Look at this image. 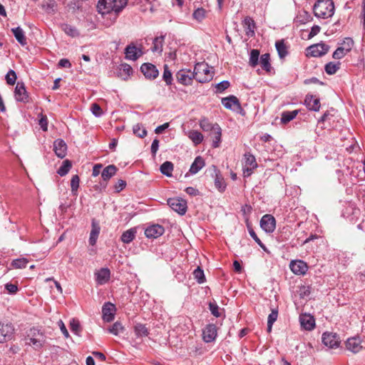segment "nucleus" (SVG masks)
<instances>
[{
  "mask_svg": "<svg viewBox=\"0 0 365 365\" xmlns=\"http://www.w3.org/2000/svg\"><path fill=\"white\" fill-rule=\"evenodd\" d=\"M230 86V83L228 81H222L215 86L216 93H222Z\"/></svg>",
  "mask_w": 365,
  "mask_h": 365,
  "instance_id": "58",
  "label": "nucleus"
},
{
  "mask_svg": "<svg viewBox=\"0 0 365 365\" xmlns=\"http://www.w3.org/2000/svg\"><path fill=\"white\" fill-rule=\"evenodd\" d=\"M205 166V161L201 156L195 158L194 162L192 163L190 173L192 175L197 173Z\"/></svg>",
  "mask_w": 365,
  "mask_h": 365,
  "instance_id": "29",
  "label": "nucleus"
},
{
  "mask_svg": "<svg viewBox=\"0 0 365 365\" xmlns=\"http://www.w3.org/2000/svg\"><path fill=\"white\" fill-rule=\"evenodd\" d=\"M322 342L329 348H336L340 344L339 336L333 332H324L322 334Z\"/></svg>",
  "mask_w": 365,
  "mask_h": 365,
  "instance_id": "11",
  "label": "nucleus"
},
{
  "mask_svg": "<svg viewBox=\"0 0 365 365\" xmlns=\"http://www.w3.org/2000/svg\"><path fill=\"white\" fill-rule=\"evenodd\" d=\"M289 268L295 274L304 275L307 272L308 266L302 260H292L289 264Z\"/></svg>",
  "mask_w": 365,
  "mask_h": 365,
  "instance_id": "17",
  "label": "nucleus"
},
{
  "mask_svg": "<svg viewBox=\"0 0 365 365\" xmlns=\"http://www.w3.org/2000/svg\"><path fill=\"white\" fill-rule=\"evenodd\" d=\"M140 70L146 78L155 79L159 75V71L155 66L150 63H143L140 67Z\"/></svg>",
  "mask_w": 365,
  "mask_h": 365,
  "instance_id": "15",
  "label": "nucleus"
},
{
  "mask_svg": "<svg viewBox=\"0 0 365 365\" xmlns=\"http://www.w3.org/2000/svg\"><path fill=\"white\" fill-rule=\"evenodd\" d=\"M164 227L159 225H153L147 227L145 235L148 238H157L164 233Z\"/></svg>",
  "mask_w": 365,
  "mask_h": 365,
  "instance_id": "21",
  "label": "nucleus"
},
{
  "mask_svg": "<svg viewBox=\"0 0 365 365\" xmlns=\"http://www.w3.org/2000/svg\"><path fill=\"white\" fill-rule=\"evenodd\" d=\"M346 349L356 354L360 351L362 349L361 341L359 337L354 336L349 338L346 341Z\"/></svg>",
  "mask_w": 365,
  "mask_h": 365,
  "instance_id": "18",
  "label": "nucleus"
},
{
  "mask_svg": "<svg viewBox=\"0 0 365 365\" xmlns=\"http://www.w3.org/2000/svg\"><path fill=\"white\" fill-rule=\"evenodd\" d=\"M125 58L128 60L135 61L140 56L143 55V52L140 48H137L133 44H130L126 46L125 49Z\"/></svg>",
  "mask_w": 365,
  "mask_h": 365,
  "instance_id": "20",
  "label": "nucleus"
},
{
  "mask_svg": "<svg viewBox=\"0 0 365 365\" xmlns=\"http://www.w3.org/2000/svg\"><path fill=\"white\" fill-rule=\"evenodd\" d=\"M340 62H329L325 65L324 70L327 74L333 75L335 74L337 72V71L340 68Z\"/></svg>",
  "mask_w": 365,
  "mask_h": 365,
  "instance_id": "44",
  "label": "nucleus"
},
{
  "mask_svg": "<svg viewBox=\"0 0 365 365\" xmlns=\"http://www.w3.org/2000/svg\"><path fill=\"white\" fill-rule=\"evenodd\" d=\"M165 39V36H157L153 39V47L151 48L153 52H158L161 53L163 51V42Z\"/></svg>",
  "mask_w": 365,
  "mask_h": 365,
  "instance_id": "38",
  "label": "nucleus"
},
{
  "mask_svg": "<svg viewBox=\"0 0 365 365\" xmlns=\"http://www.w3.org/2000/svg\"><path fill=\"white\" fill-rule=\"evenodd\" d=\"M99 233H100V227L98 226V224H96L95 222L93 221L92 229H91L89 240H88L89 244L93 246L96 245V243L97 242V239L99 235Z\"/></svg>",
  "mask_w": 365,
  "mask_h": 365,
  "instance_id": "32",
  "label": "nucleus"
},
{
  "mask_svg": "<svg viewBox=\"0 0 365 365\" xmlns=\"http://www.w3.org/2000/svg\"><path fill=\"white\" fill-rule=\"evenodd\" d=\"M136 235V230L135 228H130L123 232L121 235V240L125 244H129L131 242Z\"/></svg>",
  "mask_w": 365,
  "mask_h": 365,
  "instance_id": "35",
  "label": "nucleus"
},
{
  "mask_svg": "<svg viewBox=\"0 0 365 365\" xmlns=\"http://www.w3.org/2000/svg\"><path fill=\"white\" fill-rule=\"evenodd\" d=\"M132 73H133V68L130 65H128L127 63H123L120 65V67L119 69V75L123 79H126Z\"/></svg>",
  "mask_w": 365,
  "mask_h": 365,
  "instance_id": "43",
  "label": "nucleus"
},
{
  "mask_svg": "<svg viewBox=\"0 0 365 365\" xmlns=\"http://www.w3.org/2000/svg\"><path fill=\"white\" fill-rule=\"evenodd\" d=\"M163 78L165 81L168 86L172 84L173 82V76L171 71L169 70L168 65L164 66V71L163 74Z\"/></svg>",
  "mask_w": 365,
  "mask_h": 365,
  "instance_id": "52",
  "label": "nucleus"
},
{
  "mask_svg": "<svg viewBox=\"0 0 365 365\" xmlns=\"http://www.w3.org/2000/svg\"><path fill=\"white\" fill-rule=\"evenodd\" d=\"M110 277V271L108 268H101L95 272L96 282L98 284L102 285L107 283Z\"/></svg>",
  "mask_w": 365,
  "mask_h": 365,
  "instance_id": "19",
  "label": "nucleus"
},
{
  "mask_svg": "<svg viewBox=\"0 0 365 365\" xmlns=\"http://www.w3.org/2000/svg\"><path fill=\"white\" fill-rule=\"evenodd\" d=\"M176 79L179 83L184 86H189L192 84V79H195V71H191L190 69H181L175 74Z\"/></svg>",
  "mask_w": 365,
  "mask_h": 365,
  "instance_id": "6",
  "label": "nucleus"
},
{
  "mask_svg": "<svg viewBox=\"0 0 365 365\" xmlns=\"http://www.w3.org/2000/svg\"><path fill=\"white\" fill-rule=\"evenodd\" d=\"M316 17L328 19L334 14V4L332 0H318L313 6Z\"/></svg>",
  "mask_w": 365,
  "mask_h": 365,
  "instance_id": "2",
  "label": "nucleus"
},
{
  "mask_svg": "<svg viewBox=\"0 0 365 365\" xmlns=\"http://www.w3.org/2000/svg\"><path fill=\"white\" fill-rule=\"evenodd\" d=\"M11 31L14 37L16 38V41L21 46H25L27 43L25 33L20 26L11 29Z\"/></svg>",
  "mask_w": 365,
  "mask_h": 365,
  "instance_id": "27",
  "label": "nucleus"
},
{
  "mask_svg": "<svg viewBox=\"0 0 365 365\" xmlns=\"http://www.w3.org/2000/svg\"><path fill=\"white\" fill-rule=\"evenodd\" d=\"M187 136L195 145L200 144L203 140L202 134L195 130H190L187 133Z\"/></svg>",
  "mask_w": 365,
  "mask_h": 365,
  "instance_id": "39",
  "label": "nucleus"
},
{
  "mask_svg": "<svg viewBox=\"0 0 365 365\" xmlns=\"http://www.w3.org/2000/svg\"><path fill=\"white\" fill-rule=\"evenodd\" d=\"M309 53L313 57H321L329 50V46L322 42L308 47Z\"/></svg>",
  "mask_w": 365,
  "mask_h": 365,
  "instance_id": "10",
  "label": "nucleus"
},
{
  "mask_svg": "<svg viewBox=\"0 0 365 365\" xmlns=\"http://www.w3.org/2000/svg\"><path fill=\"white\" fill-rule=\"evenodd\" d=\"M5 289L9 294H16L18 291V286L15 284L7 283L5 284Z\"/></svg>",
  "mask_w": 365,
  "mask_h": 365,
  "instance_id": "62",
  "label": "nucleus"
},
{
  "mask_svg": "<svg viewBox=\"0 0 365 365\" xmlns=\"http://www.w3.org/2000/svg\"><path fill=\"white\" fill-rule=\"evenodd\" d=\"M91 110L96 117H100L103 114L101 106L97 103H93L91 106Z\"/></svg>",
  "mask_w": 365,
  "mask_h": 365,
  "instance_id": "59",
  "label": "nucleus"
},
{
  "mask_svg": "<svg viewBox=\"0 0 365 365\" xmlns=\"http://www.w3.org/2000/svg\"><path fill=\"white\" fill-rule=\"evenodd\" d=\"M275 47L277 51L279 57L282 59L286 57L288 54L287 46L284 43V40L277 41Z\"/></svg>",
  "mask_w": 365,
  "mask_h": 365,
  "instance_id": "36",
  "label": "nucleus"
},
{
  "mask_svg": "<svg viewBox=\"0 0 365 365\" xmlns=\"http://www.w3.org/2000/svg\"><path fill=\"white\" fill-rule=\"evenodd\" d=\"M160 170L165 176L171 177L173 171V164L170 161H165L160 165Z\"/></svg>",
  "mask_w": 365,
  "mask_h": 365,
  "instance_id": "42",
  "label": "nucleus"
},
{
  "mask_svg": "<svg viewBox=\"0 0 365 365\" xmlns=\"http://www.w3.org/2000/svg\"><path fill=\"white\" fill-rule=\"evenodd\" d=\"M298 113V110H294L292 111H283L281 115V123L282 124H287V123L290 122L294 118H295Z\"/></svg>",
  "mask_w": 365,
  "mask_h": 365,
  "instance_id": "34",
  "label": "nucleus"
},
{
  "mask_svg": "<svg viewBox=\"0 0 365 365\" xmlns=\"http://www.w3.org/2000/svg\"><path fill=\"white\" fill-rule=\"evenodd\" d=\"M27 264L28 260L25 258L16 259L11 262V265L16 269L25 268Z\"/></svg>",
  "mask_w": 365,
  "mask_h": 365,
  "instance_id": "55",
  "label": "nucleus"
},
{
  "mask_svg": "<svg viewBox=\"0 0 365 365\" xmlns=\"http://www.w3.org/2000/svg\"><path fill=\"white\" fill-rule=\"evenodd\" d=\"M259 51L252 49L250 54L249 63L252 67H255L259 63Z\"/></svg>",
  "mask_w": 365,
  "mask_h": 365,
  "instance_id": "48",
  "label": "nucleus"
},
{
  "mask_svg": "<svg viewBox=\"0 0 365 365\" xmlns=\"http://www.w3.org/2000/svg\"><path fill=\"white\" fill-rule=\"evenodd\" d=\"M38 124L43 131H46L48 130V120L46 115H41Z\"/></svg>",
  "mask_w": 365,
  "mask_h": 365,
  "instance_id": "61",
  "label": "nucleus"
},
{
  "mask_svg": "<svg viewBox=\"0 0 365 365\" xmlns=\"http://www.w3.org/2000/svg\"><path fill=\"white\" fill-rule=\"evenodd\" d=\"M210 135L212 138V147L215 148L220 147L221 143L222 129L217 123H215V129L211 132Z\"/></svg>",
  "mask_w": 365,
  "mask_h": 365,
  "instance_id": "26",
  "label": "nucleus"
},
{
  "mask_svg": "<svg viewBox=\"0 0 365 365\" xmlns=\"http://www.w3.org/2000/svg\"><path fill=\"white\" fill-rule=\"evenodd\" d=\"M277 317H278V312H277V310L273 309L272 311V312L268 316L267 323L273 324L277 321Z\"/></svg>",
  "mask_w": 365,
  "mask_h": 365,
  "instance_id": "60",
  "label": "nucleus"
},
{
  "mask_svg": "<svg viewBox=\"0 0 365 365\" xmlns=\"http://www.w3.org/2000/svg\"><path fill=\"white\" fill-rule=\"evenodd\" d=\"M200 126L203 131L212 132L215 129V123H211L206 118H203L200 120Z\"/></svg>",
  "mask_w": 365,
  "mask_h": 365,
  "instance_id": "46",
  "label": "nucleus"
},
{
  "mask_svg": "<svg viewBox=\"0 0 365 365\" xmlns=\"http://www.w3.org/2000/svg\"><path fill=\"white\" fill-rule=\"evenodd\" d=\"M126 6V0H98L97 10L102 15L114 12L118 16Z\"/></svg>",
  "mask_w": 365,
  "mask_h": 365,
  "instance_id": "1",
  "label": "nucleus"
},
{
  "mask_svg": "<svg viewBox=\"0 0 365 365\" xmlns=\"http://www.w3.org/2000/svg\"><path fill=\"white\" fill-rule=\"evenodd\" d=\"M116 309L113 304L106 302L102 307V317L104 322H110L114 319Z\"/></svg>",
  "mask_w": 365,
  "mask_h": 365,
  "instance_id": "14",
  "label": "nucleus"
},
{
  "mask_svg": "<svg viewBox=\"0 0 365 365\" xmlns=\"http://www.w3.org/2000/svg\"><path fill=\"white\" fill-rule=\"evenodd\" d=\"M195 80L199 83H206L212 78V74L207 63H198L194 68Z\"/></svg>",
  "mask_w": 365,
  "mask_h": 365,
  "instance_id": "4",
  "label": "nucleus"
},
{
  "mask_svg": "<svg viewBox=\"0 0 365 365\" xmlns=\"http://www.w3.org/2000/svg\"><path fill=\"white\" fill-rule=\"evenodd\" d=\"M259 63L262 68L267 72H270L272 70V66L270 63V55L269 53H264L260 56Z\"/></svg>",
  "mask_w": 365,
  "mask_h": 365,
  "instance_id": "37",
  "label": "nucleus"
},
{
  "mask_svg": "<svg viewBox=\"0 0 365 365\" xmlns=\"http://www.w3.org/2000/svg\"><path fill=\"white\" fill-rule=\"evenodd\" d=\"M5 78L7 84L11 86L14 85L17 78L16 72L14 70H9L6 73Z\"/></svg>",
  "mask_w": 365,
  "mask_h": 365,
  "instance_id": "54",
  "label": "nucleus"
},
{
  "mask_svg": "<svg viewBox=\"0 0 365 365\" xmlns=\"http://www.w3.org/2000/svg\"><path fill=\"white\" fill-rule=\"evenodd\" d=\"M118 169L114 165H109L106 166L101 173V177L104 181L110 180L113 175H115Z\"/></svg>",
  "mask_w": 365,
  "mask_h": 365,
  "instance_id": "30",
  "label": "nucleus"
},
{
  "mask_svg": "<svg viewBox=\"0 0 365 365\" xmlns=\"http://www.w3.org/2000/svg\"><path fill=\"white\" fill-rule=\"evenodd\" d=\"M133 131L135 135L141 138L147 135V130L139 123L133 125Z\"/></svg>",
  "mask_w": 365,
  "mask_h": 365,
  "instance_id": "51",
  "label": "nucleus"
},
{
  "mask_svg": "<svg viewBox=\"0 0 365 365\" xmlns=\"http://www.w3.org/2000/svg\"><path fill=\"white\" fill-rule=\"evenodd\" d=\"M134 332L137 337L147 336L150 333L146 326L140 323H138L134 326Z\"/></svg>",
  "mask_w": 365,
  "mask_h": 365,
  "instance_id": "40",
  "label": "nucleus"
},
{
  "mask_svg": "<svg viewBox=\"0 0 365 365\" xmlns=\"http://www.w3.org/2000/svg\"><path fill=\"white\" fill-rule=\"evenodd\" d=\"M26 340V344L32 346L34 349L39 350L44 345L46 337L38 329L33 328L30 329Z\"/></svg>",
  "mask_w": 365,
  "mask_h": 365,
  "instance_id": "3",
  "label": "nucleus"
},
{
  "mask_svg": "<svg viewBox=\"0 0 365 365\" xmlns=\"http://www.w3.org/2000/svg\"><path fill=\"white\" fill-rule=\"evenodd\" d=\"M312 19V18L308 11L305 10H301L299 11L295 18V22L299 24H305L310 21Z\"/></svg>",
  "mask_w": 365,
  "mask_h": 365,
  "instance_id": "33",
  "label": "nucleus"
},
{
  "mask_svg": "<svg viewBox=\"0 0 365 365\" xmlns=\"http://www.w3.org/2000/svg\"><path fill=\"white\" fill-rule=\"evenodd\" d=\"M206 16V11L203 8H197L192 13V17L198 22L202 21Z\"/></svg>",
  "mask_w": 365,
  "mask_h": 365,
  "instance_id": "49",
  "label": "nucleus"
},
{
  "mask_svg": "<svg viewBox=\"0 0 365 365\" xmlns=\"http://www.w3.org/2000/svg\"><path fill=\"white\" fill-rule=\"evenodd\" d=\"M209 309L211 314L215 317H220V307L215 301L209 303Z\"/></svg>",
  "mask_w": 365,
  "mask_h": 365,
  "instance_id": "56",
  "label": "nucleus"
},
{
  "mask_svg": "<svg viewBox=\"0 0 365 365\" xmlns=\"http://www.w3.org/2000/svg\"><path fill=\"white\" fill-rule=\"evenodd\" d=\"M193 275L195 279L197 281L198 283L202 284L205 281V277L204 274L203 270L200 267H197L194 272Z\"/></svg>",
  "mask_w": 365,
  "mask_h": 365,
  "instance_id": "53",
  "label": "nucleus"
},
{
  "mask_svg": "<svg viewBox=\"0 0 365 365\" xmlns=\"http://www.w3.org/2000/svg\"><path fill=\"white\" fill-rule=\"evenodd\" d=\"M124 330V327L122 324L119 322H115L109 329L108 332L111 333L115 336L118 335L120 333L123 332Z\"/></svg>",
  "mask_w": 365,
  "mask_h": 365,
  "instance_id": "50",
  "label": "nucleus"
},
{
  "mask_svg": "<svg viewBox=\"0 0 365 365\" xmlns=\"http://www.w3.org/2000/svg\"><path fill=\"white\" fill-rule=\"evenodd\" d=\"M79 181H80V179H79V177L77 175H73L72 177V178H71V192L74 195H76L78 188L79 187Z\"/></svg>",
  "mask_w": 365,
  "mask_h": 365,
  "instance_id": "57",
  "label": "nucleus"
},
{
  "mask_svg": "<svg viewBox=\"0 0 365 365\" xmlns=\"http://www.w3.org/2000/svg\"><path fill=\"white\" fill-rule=\"evenodd\" d=\"M299 321L302 328L306 330H312L315 327L314 318L307 314H303L299 316Z\"/></svg>",
  "mask_w": 365,
  "mask_h": 365,
  "instance_id": "23",
  "label": "nucleus"
},
{
  "mask_svg": "<svg viewBox=\"0 0 365 365\" xmlns=\"http://www.w3.org/2000/svg\"><path fill=\"white\" fill-rule=\"evenodd\" d=\"M14 334V327L11 323L0 322V343L11 340Z\"/></svg>",
  "mask_w": 365,
  "mask_h": 365,
  "instance_id": "8",
  "label": "nucleus"
},
{
  "mask_svg": "<svg viewBox=\"0 0 365 365\" xmlns=\"http://www.w3.org/2000/svg\"><path fill=\"white\" fill-rule=\"evenodd\" d=\"M343 44L344 45V46L338 47L333 53V58L341 59L344 57L351 50L354 41L351 38H346Z\"/></svg>",
  "mask_w": 365,
  "mask_h": 365,
  "instance_id": "9",
  "label": "nucleus"
},
{
  "mask_svg": "<svg viewBox=\"0 0 365 365\" xmlns=\"http://www.w3.org/2000/svg\"><path fill=\"white\" fill-rule=\"evenodd\" d=\"M14 97L19 102L26 103L29 101V96L23 82H17L14 90Z\"/></svg>",
  "mask_w": 365,
  "mask_h": 365,
  "instance_id": "12",
  "label": "nucleus"
},
{
  "mask_svg": "<svg viewBox=\"0 0 365 365\" xmlns=\"http://www.w3.org/2000/svg\"><path fill=\"white\" fill-rule=\"evenodd\" d=\"M260 227L266 232H272L276 227L275 218L271 215H264L260 220Z\"/></svg>",
  "mask_w": 365,
  "mask_h": 365,
  "instance_id": "13",
  "label": "nucleus"
},
{
  "mask_svg": "<svg viewBox=\"0 0 365 365\" xmlns=\"http://www.w3.org/2000/svg\"><path fill=\"white\" fill-rule=\"evenodd\" d=\"M53 151L60 158H63L66 155L67 145L62 139H57L53 142Z\"/></svg>",
  "mask_w": 365,
  "mask_h": 365,
  "instance_id": "22",
  "label": "nucleus"
},
{
  "mask_svg": "<svg viewBox=\"0 0 365 365\" xmlns=\"http://www.w3.org/2000/svg\"><path fill=\"white\" fill-rule=\"evenodd\" d=\"M126 186V182L123 180H118L114 187L116 192H119L123 190Z\"/></svg>",
  "mask_w": 365,
  "mask_h": 365,
  "instance_id": "63",
  "label": "nucleus"
},
{
  "mask_svg": "<svg viewBox=\"0 0 365 365\" xmlns=\"http://www.w3.org/2000/svg\"><path fill=\"white\" fill-rule=\"evenodd\" d=\"M71 163L68 160H66L63 162L62 165L60 166V168L57 170V173L60 176H64L66 175L71 168Z\"/></svg>",
  "mask_w": 365,
  "mask_h": 365,
  "instance_id": "47",
  "label": "nucleus"
},
{
  "mask_svg": "<svg viewBox=\"0 0 365 365\" xmlns=\"http://www.w3.org/2000/svg\"><path fill=\"white\" fill-rule=\"evenodd\" d=\"M305 105L308 109L313 111L319 110L321 106L319 98L312 95H307L305 98Z\"/></svg>",
  "mask_w": 365,
  "mask_h": 365,
  "instance_id": "24",
  "label": "nucleus"
},
{
  "mask_svg": "<svg viewBox=\"0 0 365 365\" xmlns=\"http://www.w3.org/2000/svg\"><path fill=\"white\" fill-rule=\"evenodd\" d=\"M41 8L48 14H54L56 11L57 4L55 0H43Z\"/></svg>",
  "mask_w": 365,
  "mask_h": 365,
  "instance_id": "31",
  "label": "nucleus"
},
{
  "mask_svg": "<svg viewBox=\"0 0 365 365\" xmlns=\"http://www.w3.org/2000/svg\"><path fill=\"white\" fill-rule=\"evenodd\" d=\"M61 28L69 36L77 37L79 36L78 29L70 24H61Z\"/></svg>",
  "mask_w": 365,
  "mask_h": 365,
  "instance_id": "41",
  "label": "nucleus"
},
{
  "mask_svg": "<svg viewBox=\"0 0 365 365\" xmlns=\"http://www.w3.org/2000/svg\"><path fill=\"white\" fill-rule=\"evenodd\" d=\"M168 205L172 210L180 215H185L187 211V202L182 198H169L168 200Z\"/></svg>",
  "mask_w": 365,
  "mask_h": 365,
  "instance_id": "7",
  "label": "nucleus"
},
{
  "mask_svg": "<svg viewBox=\"0 0 365 365\" xmlns=\"http://www.w3.org/2000/svg\"><path fill=\"white\" fill-rule=\"evenodd\" d=\"M70 327L73 332L78 334L80 329V324L78 320L73 319L70 323Z\"/></svg>",
  "mask_w": 365,
  "mask_h": 365,
  "instance_id": "64",
  "label": "nucleus"
},
{
  "mask_svg": "<svg viewBox=\"0 0 365 365\" xmlns=\"http://www.w3.org/2000/svg\"><path fill=\"white\" fill-rule=\"evenodd\" d=\"M243 24L245 27L246 35L252 37L255 35V23L250 17L245 18Z\"/></svg>",
  "mask_w": 365,
  "mask_h": 365,
  "instance_id": "28",
  "label": "nucleus"
},
{
  "mask_svg": "<svg viewBox=\"0 0 365 365\" xmlns=\"http://www.w3.org/2000/svg\"><path fill=\"white\" fill-rule=\"evenodd\" d=\"M222 104L225 108L242 113L243 109L240 105L239 99L233 95L227 97L222 98L221 100Z\"/></svg>",
  "mask_w": 365,
  "mask_h": 365,
  "instance_id": "5",
  "label": "nucleus"
},
{
  "mask_svg": "<svg viewBox=\"0 0 365 365\" xmlns=\"http://www.w3.org/2000/svg\"><path fill=\"white\" fill-rule=\"evenodd\" d=\"M217 327L214 324H207L202 331L203 340L206 343L213 341L217 337Z\"/></svg>",
  "mask_w": 365,
  "mask_h": 365,
  "instance_id": "16",
  "label": "nucleus"
},
{
  "mask_svg": "<svg viewBox=\"0 0 365 365\" xmlns=\"http://www.w3.org/2000/svg\"><path fill=\"white\" fill-rule=\"evenodd\" d=\"M215 186L220 192L225 190L226 183L220 170L215 168Z\"/></svg>",
  "mask_w": 365,
  "mask_h": 365,
  "instance_id": "25",
  "label": "nucleus"
},
{
  "mask_svg": "<svg viewBox=\"0 0 365 365\" xmlns=\"http://www.w3.org/2000/svg\"><path fill=\"white\" fill-rule=\"evenodd\" d=\"M243 165L256 168L257 167V164L256 162L255 157L250 153H246L244 155Z\"/></svg>",
  "mask_w": 365,
  "mask_h": 365,
  "instance_id": "45",
  "label": "nucleus"
}]
</instances>
